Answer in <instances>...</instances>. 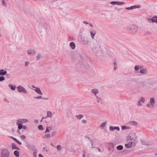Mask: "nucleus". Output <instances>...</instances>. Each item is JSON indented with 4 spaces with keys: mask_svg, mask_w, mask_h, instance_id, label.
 <instances>
[{
    "mask_svg": "<svg viewBox=\"0 0 157 157\" xmlns=\"http://www.w3.org/2000/svg\"><path fill=\"white\" fill-rule=\"evenodd\" d=\"M52 127H47L46 131L45 132V133H46L47 132H50V130L52 129Z\"/></svg>",
    "mask_w": 157,
    "mask_h": 157,
    "instance_id": "c9c22d12",
    "label": "nucleus"
},
{
    "mask_svg": "<svg viewBox=\"0 0 157 157\" xmlns=\"http://www.w3.org/2000/svg\"><path fill=\"white\" fill-rule=\"evenodd\" d=\"M43 150L44 151H45L46 152H48V150L46 149V148L45 147H43Z\"/></svg>",
    "mask_w": 157,
    "mask_h": 157,
    "instance_id": "69168bd1",
    "label": "nucleus"
},
{
    "mask_svg": "<svg viewBox=\"0 0 157 157\" xmlns=\"http://www.w3.org/2000/svg\"><path fill=\"white\" fill-rule=\"evenodd\" d=\"M18 144H19V145H21L22 143L21 142L19 141L18 140L16 142Z\"/></svg>",
    "mask_w": 157,
    "mask_h": 157,
    "instance_id": "e2e57ef3",
    "label": "nucleus"
},
{
    "mask_svg": "<svg viewBox=\"0 0 157 157\" xmlns=\"http://www.w3.org/2000/svg\"><path fill=\"white\" fill-rule=\"evenodd\" d=\"M124 4V2H120L117 1V5H122Z\"/></svg>",
    "mask_w": 157,
    "mask_h": 157,
    "instance_id": "4c0bfd02",
    "label": "nucleus"
},
{
    "mask_svg": "<svg viewBox=\"0 0 157 157\" xmlns=\"http://www.w3.org/2000/svg\"><path fill=\"white\" fill-rule=\"evenodd\" d=\"M139 101L141 102L144 103L145 101V99L143 97H141L140 100Z\"/></svg>",
    "mask_w": 157,
    "mask_h": 157,
    "instance_id": "e433bc0d",
    "label": "nucleus"
},
{
    "mask_svg": "<svg viewBox=\"0 0 157 157\" xmlns=\"http://www.w3.org/2000/svg\"><path fill=\"white\" fill-rule=\"evenodd\" d=\"M90 140V142L91 143V144H92V148H94L95 147H93V140Z\"/></svg>",
    "mask_w": 157,
    "mask_h": 157,
    "instance_id": "052dcab7",
    "label": "nucleus"
},
{
    "mask_svg": "<svg viewBox=\"0 0 157 157\" xmlns=\"http://www.w3.org/2000/svg\"><path fill=\"white\" fill-rule=\"evenodd\" d=\"M56 133V131H53L50 134V136L51 137H54Z\"/></svg>",
    "mask_w": 157,
    "mask_h": 157,
    "instance_id": "2f4dec72",
    "label": "nucleus"
},
{
    "mask_svg": "<svg viewBox=\"0 0 157 157\" xmlns=\"http://www.w3.org/2000/svg\"><path fill=\"white\" fill-rule=\"evenodd\" d=\"M10 152L9 150L6 148H3L1 151V156L2 157H9Z\"/></svg>",
    "mask_w": 157,
    "mask_h": 157,
    "instance_id": "7ed1b4c3",
    "label": "nucleus"
},
{
    "mask_svg": "<svg viewBox=\"0 0 157 157\" xmlns=\"http://www.w3.org/2000/svg\"><path fill=\"white\" fill-rule=\"evenodd\" d=\"M141 6L139 5H135L129 7H125V9L127 10H132L136 8H141Z\"/></svg>",
    "mask_w": 157,
    "mask_h": 157,
    "instance_id": "39448f33",
    "label": "nucleus"
},
{
    "mask_svg": "<svg viewBox=\"0 0 157 157\" xmlns=\"http://www.w3.org/2000/svg\"><path fill=\"white\" fill-rule=\"evenodd\" d=\"M84 116L82 114H79L76 116V117L78 120H80L81 119L83 118Z\"/></svg>",
    "mask_w": 157,
    "mask_h": 157,
    "instance_id": "393cba45",
    "label": "nucleus"
},
{
    "mask_svg": "<svg viewBox=\"0 0 157 157\" xmlns=\"http://www.w3.org/2000/svg\"><path fill=\"white\" fill-rule=\"evenodd\" d=\"M109 130L111 132H113L115 129L117 130L118 131L120 130V128L118 126L113 127L110 126L109 127Z\"/></svg>",
    "mask_w": 157,
    "mask_h": 157,
    "instance_id": "0eeeda50",
    "label": "nucleus"
},
{
    "mask_svg": "<svg viewBox=\"0 0 157 157\" xmlns=\"http://www.w3.org/2000/svg\"><path fill=\"white\" fill-rule=\"evenodd\" d=\"M124 153L125 154H127L128 153V151L127 149H125L123 151Z\"/></svg>",
    "mask_w": 157,
    "mask_h": 157,
    "instance_id": "5fc2aeb1",
    "label": "nucleus"
},
{
    "mask_svg": "<svg viewBox=\"0 0 157 157\" xmlns=\"http://www.w3.org/2000/svg\"><path fill=\"white\" fill-rule=\"evenodd\" d=\"M29 64V62L28 61H26L25 63V67L28 66Z\"/></svg>",
    "mask_w": 157,
    "mask_h": 157,
    "instance_id": "6e6d98bb",
    "label": "nucleus"
},
{
    "mask_svg": "<svg viewBox=\"0 0 157 157\" xmlns=\"http://www.w3.org/2000/svg\"><path fill=\"white\" fill-rule=\"evenodd\" d=\"M130 139L132 141V142H134L136 139L137 137L134 135H132L129 136Z\"/></svg>",
    "mask_w": 157,
    "mask_h": 157,
    "instance_id": "9b49d317",
    "label": "nucleus"
},
{
    "mask_svg": "<svg viewBox=\"0 0 157 157\" xmlns=\"http://www.w3.org/2000/svg\"><path fill=\"white\" fill-rule=\"evenodd\" d=\"M44 138H51V136H50V134H47L44 135Z\"/></svg>",
    "mask_w": 157,
    "mask_h": 157,
    "instance_id": "72a5a7b5",
    "label": "nucleus"
},
{
    "mask_svg": "<svg viewBox=\"0 0 157 157\" xmlns=\"http://www.w3.org/2000/svg\"><path fill=\"white\" fill-rule=\"evenodd\" d=\"M34 90L38 94L42 95L43 94L41 91L40 89L39 88L37 87L36 89H34Z\"/></svg>",
    "mask_w": 157,
    "mask_h": 157,
    "instance_id": "4468645a",
    "label": "nucleus"
},
{
    "mask_svg": "<svg viewBox=\"0 0 157 157\" xmlns=\"http://www.w3.org/2000/svg\"><path fill=\"white\" fill-rule=\"evenodd\" d=\"M147 107L149 108H151L152 107H151V106L150 104H147Z\"/></svg>",
    "mask_w": 157,
    "mask_h": 157,
    "instance_id": "bf43d9fd",
    "label": "nucleus"
},
{
    "mask_svg": "<svg viewBox=\"0 0 157 157\" xmlns=\"http://www.w3.org/2000/svg\"><path fill=\"white\" fill-rule=\"evenodd\" d=\"M99 52H100V55H99V58H100L101 59H103L102 58V57L104 56L103 54H102V52L101 51H99Z\"/></svg>",
    "mask_w": 157,
    "mask_h": 157,
    "instance_id": "58836bf2",
    "label": "nucleus"
},
{
    "mask_svg": "<svg viewBox=\"0 0 157 157\" xmlns=\"http://www.w3.org/2000/svg\"><path fill=\"white\" fill-rule=\"evenodd\" d=\"M82 122L83 124H86L87 123V122L85 120L83 119L82 121Z\"/></svg>",
    "mask_w": 157,
    "mask_h": 157,
    "instance_id": "603ef678",
    "label": "nucleus"
},
{
    "mask_svg": "<svg viewBox=\"0 0 157 157\" xmlns=\"http://www.w3.org/2000/svg\"><path fill=\"white\" fill-rule=\"evenodd\" d=\"M127 28L130 33L133 34H135L138 30L137 26L134 25H129Z\"/></svg>",
    "mask_w": 157,
    "mask_h": 157,
    "instance_id": "f03ea898",
    "label": "nucleus"
},
{
    "mask_svg": "<svg viewBox=\"0 0 157 157\" xmlns=\"http://www.w3.org/2000/svg\"><path fill=\"white\" fill-rule=\"evenodd\" d=\"M12 148L13 149L19 150V148L17 147L14 143L12 144Z\"/></svg>",
    "mask_w": 157,
    "mask_h": 157,
    "instance_id": "5701e85b",
    "label": "nucleus"
},
{
    "mask_svg": "<svg viewBox=\"0 0 157 157\" xmlns=\"http://www.w3.org/2000/svg\"><path fill=\"white\" fill-rule=\"evenodd\" d=\"M137 106H141L142 105V104L141 103V102L139 101H138Z\"/></svg>",
    "mask_w": 157,
    "mask_h": 157,
    "instance_id": "3c124183",
    "label": "nucleus"
},
{
    "mask_svg": "<svg viewBox=\"0 0 157 157\" xmlns=\"http://www.w3.org/2000/svg\"><path fill=\"white\" fill-rule=\"evenodd\" d=\"M27 128V127L26 126H22V129H26Z\"/></svg>",
    "mask_w": 157,
    "mask_h": 157,
    "instance_id": "680f3d73",
    "label": "nucleus"
},
{
    "mask_svg": "<svg viewBox=\"0 0 157 157\" xmlns=\"http://www.w3.org/2000/svg\"><path fill=\"white\" fill-rule=\"evenodd\" d=\"M5 78L3 76H0V82L2 81L5 80Z\"/></svg>",
    "mask_w": 157,
    "mask_h": 157,
    "instance_id": "a19ab883",
    "label": "nucleus"
},
{
    "mask_svg": "<svg viewBox=\"0 0 157 157\" xmlns=\"http://www.w3.org/2000/svg\"><path fill=\"white\" fill-rule=\"evenodd\" d=\"M91 92L94 94L96 98H98L96 94L98 93V91L97 89H93L91 90Z\"/></svg>",
    "mask_w": 157,
    "mask_h": 157,
    "instance_id": "9d476101",
    "label": "nucleus"
},
{
    "mask_svg": "<svg viewBox=\"0 0 157 157\" xmlns=\"http://www.w3.org/2000/svg\"><path fill=\"white\" fill-rule=\"evenodd\" d=\"M154 18H155L156 19V21L155 22L156 23H157V16H155L154 17Z\"/></svg>",
    "mask_w": 157,
    "mask_h": 157,
    "instance_id": "338daca9",
    "label": "nucleus"
},
{
    "mask_svg": "<svg viewBox=\"0 0 157 157\" xmlns=\"http://www.w3.org/2000/svg\"><path fill=\"white\" fill-rule=\"evenodd\" d=\"M117 68V66L114 65V69L115 70H116Z\"/></svg>",
    "mask_w": 157,
    "mask_h": 157,
    "instance_id": "774afa93",
    "label": "nucleus"
},
{
    "mask_svg": "<svg viewBox=\"0 0 157 157\" xmlns=\"http://www.w3.org/2000/svg\"><path fill=\"white\" fill-rule=\"evenodd\" d=\"M83 23L85 24H86V25L89 24V25L90 27H93V24L91 23H89L88 22L86 21H83Z\"/></svg>",
    "mask_w": 157,
    "mask_h": 157,
    "instance_id": "473e14b6",
    "label": "nucleus"
},
{
    "mask_svg": "<svg viewBox=\"0 0 157 157\" xmlns=\"http://www.w3.org/2000/svg\"><path fill=\"white\" fill-rule=\"evenodd\" d=\"M7 74V71H4V69H2L0 70V75L4 76Z\"/></svg>",
    "mask_w": 157,
    "mask_h": 157,
    "instance_id": "ddd939ff",
    "label": "nucleus"
},
{
    "mask_svg": "<svg viewBox=\"0 0 157 157\" xmlns=\"http://www.w3.org/2000/svg\"><path fill=\"white\" fill-rule=\"evenodd\" d=\"M147 21L149 22H155L156 21V19L154 18H148L147 19Z\"/></svg>",
    "mask_w": 157,
    "mask_h": 157,
    "instance_id": "f3484780",
    "label": "nucleus"
},
{
    "mask_svg": "<svg viewBox=\"0 0 157 157\" xmlns=\"http://www.w3.org/2000/svg\"><path fill=\"white\" fill-rule=\"evenodd\" d=\"M47 116L49 117H51L52 116V113L50 111H48L47 112Z\"/></svg>",
    "mask_w": 157,
    "mask_h": 157,
    "instance_id": "f704fd0d",
    "label": "nucleus"
},
{
    "mask_svg": "<svg viewBox=\"0 0 157 157\" xmlns=\"http://www.w3.org/2000/svg\"><path fill=\"white\" fill-rule=\"evenodd\" d=\"M3 101L7 103H9L10 102L6 98H5L3 99Z\"/></svg>",
    "mask_w": 157,
    "mask_h": 157,
    "instance_id": "c03bdc74",
    "label": "nucleus"
},
{
    "mask_svg": "<svg viewBox=\"0 0 157 157\" xmlns=\"http://www.w3.org/2000/svg\"><path fill=\"white\" fill-rule=\"evenodd\" d=\"M2 4L3 6H6V3L5 0H2Z\"/></svg>",
    "mask_w": 157,
    "mask_h": 157,
    "instance_id": "a18cd8bd",
    "label": "nucleus"
},
{
    "mask_svg": "<svg viewBox=\"0 0 157 157\" xmlns=\"http://www.w3.org/2000/svg\"><path fill=\"white\" fill-rule=\"evenodd\" d=\"M141 144L143 145H146V146L149 145L148 143L144 140H141Z\"/></svg>",
    "mask_w": 157,
    "mask_h": 157,
    "instance_id": "a878e982",
    "label": "nucleus"
},
{
    "mask_svg": "<svg viewBox=\"0 0 157 157\" xmlns=\"http://www.w3.org/2000/svg\"><path fill=\"white\" fill-rule=\"evenodd\" d=\"M34 98L35 99H39L42 98V97L41 96H38L36 97H34Z\"/></svg>",
    "mask_w": 157,
    "mask_h": 157,
    "instance_id": "864d4df0",
    "label": "nucleus"
},
{
    "mask_svg": "<svg viewBox=\"0 0 157 157\" xmlns=\"http://www.w3.org/2000/svg\"><path fill=\"white\" fill-rule=\"evenodd\" d=\"M8 86L12 90H14L16 89V86L15 85H12L10 84H9Z\"/></svg>",
    "mask_w": 157,
    "mask_h": 157,
    "instance_id": "412c9836",
    "label": "nucleus"
},
{
    "mask_svg": "<svg viewBox=\"0 0 157 157\" xmlns=\"http://www.w3.org/2000/svg\"><path fill=\"white\" fill-rule=\"evenodd\" d=\"M28 121V120L26 119H18L17 122V123H21V124H22V123H26Z\"/></svg>",
    "mask_w": 157,
    "mask_h": 157,
    "instance_id": "423d86ee",
    "label": "nucleus"
},
{
    "mask_svg": "<svg viewBox=\"0 0 157 157\" xmlns=\"http://www.w3.org/2000/svg\"><path fill=\"white\" fill-rule=\"evenodd\" d=\"M117 1H112L110 2V4L113 5H117Z\"/></svg>",
    "mask_w": 157,
    "mask_h": 157,
    "instance_id": "37998d69",
    "label": "nucleus"
},
{
    "mask_svg": "<svg viewBox=\"0 0 157 157\" xmlns=\"http://www.w3.org/2000/svg\"><path fill=\"white\" fill-rule=\"evenodd\" d=\"M106 125V122H103L102 123L101 125L99 126V128L101 129H103V127H105Z\"/></svg>",
    "mask_w": 157,
    "mask_h": 157,
    "instance_id": "7c9ffc66",
    "label": "nucleus"
},
{
    "mask_svg": "<svg viewBox=\"0 0 157 157\" xmlns=\"http://www.w3.org/2000/svg\"><path fill=\"white\" fill-rule=\"evenodd\" d=\"M121 128L122 130L126 129L127 128V126H122Z\"/></svg>",
    "mask_w": 157,
    "mask_h": 157,
    "instance_id": "8fccbe9b",
    "label": "nucleus"
},
{
    "mask_svg": "<svg viewBox=\"0 0 157 157\" xmlns=\"http://www.w3.org/2000/svg\"><path fill=\"white\" fill-rule=\"evenodd\" d=\"M82 42L84 44L87 45L89 43V41L87 39H84L83 40Z\"/></svg>",
    "mask_w": 157,
    "mask_h": 157,
    "instance_id": "aec40b11",
    "label": "nucleus"
},
{
    "mask_svg": "<svg viewBox=\"0 0 157 157\" xmlns=\"http://www.w3.org/2000/svg\"><path fill=\"white\" fill-rule=\"evenodd\" d=\"M140 72L143 74H146L147 72V71L146 69H142L140 71Z\"/></svg>",
    "mask_w": 157,
    "mask_h": 157,
    "instance_id": "4be33fe9",
    "label": "nucleus"
},
{
    "mask_svg": "<svg viewBox=\"0 0 157 157\" xmlns=\"http://www.w3.org/2000/svg\"><path fill=\"white\" fill-rule=\"evenodd\" d=\"M70 45L71 48L72 49H75L76 46L75 43L74 42H71L70 43Z\"/></svg>",
    "mask_w": 157,
    "mask_h": 157,
    "instance_id": "6ab92c4d",
    "label": "nucleus"
},
{
    "mask_svg": "<svg viewBox=\"0 0 157 157\" xmlns=\"http://www.w3.org/2000/svg\"><path fill=\"white\" fill-rule=\"evenodd\" d=\"M17 88L18 89V91L20 93L23 92L26 94L28 93L25 88L21 86H19L17 87Z\"/></svg>",
    "mask_w": 157,
    "mask_h": 157,
    "instance_id": "20e7f679",
    "label": "nucleus"
},
{
    "mask_svg": "<svg viewBox=\"0 0 157 157\" xmlns=\"http://www.w3.org/2000/svg\"><path fill=\"white\" fill-rule=\"evenodd\" d=\"M69 38L71 40H73L74 39V37L72 36H70Z\"/></svg>",
    "mask_w": 157,
    "mask_h": 157,
    "instance_id": "13d9d810",
    "label": "nucleus"
},
{
    "mask_svg": "<svg viewBox=\"0 0 157 157\" xmlns=\"http://www.w3.org/2000/svg\"><path fill=\"white\" fill-rule=\"evenodd\" d=\"M109 146H110V147H111L112 148H113L114 147V144L113 143H110L109 144Z\"/></svg>",
    "mask_w": 157,
    "mask_h": 157,
    "instance_id": "79ce46f5",
    "label": "nucleus"
},
{
    "mask_svg": "<svg viewBox=\"0 0 157 157\" xmlns=\"http://www.w3.org/2000/svg\"><path fill=\"white\" fill-rule=\"evenodd\" d=\"M123 148V147L122 145H119L117 147V149L118 150H121Z\"/></svg>",
    "mask_w": 157,
    "mask_h": 157,
    "instance_id": "c85d7f7f",
    "label": "nucleus"
},
{
    "mask_svg": "<svg viewBox=\"0 0 157 157\" xmlns=\"http://www.w3.org/2000/svg\"><path fill=\"white\" fill-rule=\"evenodd\" d=\"M20 129H18L17 130V132L20 135H21V133L20 130H19Z\"/></svg>",
    "mask_w": 157,
    "mask_h": 157,
    "instance_id": "0e129e2a",
    "label": "nucleus"
},
{
    "mask_svg": "<svg viewBox=\"0 0 157 157\" xmlns=\"http://www.w3.org/2000/svg\"><path fill=\"white\" fill-rule=\"evenodd\" d=\"M21 138L23 140H24L26 138V137L25 135H22L21 136Z\"/></svg>",
    "mask_w": 157,
    "mask_h": 157,
    "instance_id": "49530a36",
    "label": "nucleus"
},
{
    "mask_svg": "<svg viewBox=\"0 0 157 157\" xmlns=\"http://www.w3.org/2000/svg\"><path fill=\"white\" fill-rule=\"evenodd\" d=\"M150 102L152 106L153 107L155 104V101L154 98H151L150 99Z\"/></svg>",
    "mask_w": 157,
    "mask_h": 157,
    "instance_id": "1a4fd4ad",
    "label": "nucleus"
},
{
    "mask_svg": "<svg viewBox=\"0 0 157 157\" xmlns=\"http://www.w3.org/2000/svg\"><path fill=\"white\" fill-rule=\"evenodd\" d=\"M16 124L18 126V128L19 129H21L22 128L23 125H22V124L19 123H17V122Z\"/></svg>",
    "mask_w": 157,
    "mask_h": 157,
    "instance_id": "bb28decb",
    "label": "nucleus"
},
{
    "mask_svg": "<svg viewBox=\"0 0 157 157\" xmlns=\"http://www.w3.org/2000/svg\"><path fill=\"white\" fill-rule=\"evenodd\" d=\"M38 128L40 130H42L43 129V126L42 125H40L38 126Z\"/></svg>",
    "mask_w": 157,
    "mask_h": 157,
    "instance_id": "ea45409f",
    "label": "nucleus"
},
{
    "mask_svg": "<svg viewBox=\"0 0 157 157\" xmlns=\"http://www.w3.org/2000/svg\"><path fill=\"white\" fill-rule=\"evenodd\" d=\"M141 68V67H140L139 66L136 65L135 66L134 69L135 71H136L137 73H138V71H137L138 70L140 69Z\"/></svg>",
    "mask_w": 157,
    "mask_h": 157,
    "instance_id": "c756f323",
    "label": "nucleus"
},
{
    "mask_svg": "<svg viewBox=\"0 0 157 157\" xmlns=\"http://www.w3.org/2000/svg\"><path fill=\"white\" fill-rule=\"evenodd\" d=\"M90 33L91 36V37L92 39H94V38L96 34V32L95 31H91Z\"/></svg>",
    "mask_w": 157,
    "mask_h": 157,
    "instance_id": "f8f14e48",
    "label": "nucleus"
},
{
    "mask_svg": "<svg viewBox=\"0 0 157 157\" xmlns=\"http://www.w3.org/2000/svg\"><path fill=\"white\" fill-rule=\"evenodd\" d=\"M38 22L45 29L47 28L49 25V23L47 20L43 17L40 18Z\"/></svg>",
    "mask_w": 157,
    "mask_h": 157,
    "instance_id": "f257e3e1",
    "label": "nucleus"
},
{
    "mask_svg": "<svg viewBox=\"0 0 157 157\" xmlns=\"http://www.w3.org/2000/svg\"><path fill=\"white\" fill-rule=\"evenodd\" d=\"M14 155L16 157H19V153L18 151H17L16 150L15 151H14L13 152Z\"/></svg>",
    "mask_w": 157,
    "mask_h": 157,
    "instance_id": "cd10ccee",
    "label": "nucleus"
},
{
    "mask_svg": "<svg viewBox=\"0 0 157 157\" xmlns=\"http://www.w3.org/2000/svg\"><path fill=\"white\" fill-rule=\"evenodd\" d=\"M27 53L29 55H34L36 53V52L34 49H30L28 50Z\"/></svg>",
    "mask_w": 157,
    "mask_h": 157,
    "instance_id": "6e6552de",
    "label": "nucleus"
},
{
    "mask_svg": "<svg viewBox=\"0 0 157 157\" xmlns=\"http://www.w3.org/2000/svg\"><path fill=\"white\" fill-rule=\"evenodd\" d=\"M132 142H131L128 144H125V146L127 148H129L132 147Z\"/></svg>",
    "mask_w": 157,
    "mask_h": 157,
    "instance_id": "dca6fc26",
    "label": "nucleus"
},
{
    "mask_svg": "<svg viewBox=\"0 0 157 157\" xmlns=\"http://www.w3.org/2000/svg\"><path fill=\"white\" fill-rule=\"evenodd\" d=\"M37 152L36 151H34L33 153V157H37Z\"/></svg>",
    "mask_w": 157,
    "mask_h": 157,
    "instance_id": "09e8293b",
    "label": "nucleus"
},
{
    "mask_svg": "<svg viewBox=\"0 0 157 157\" xmlns=\"http://www.w3.org/2000/svg\"><path fill=\"white\" fill-rule=\"evenodd\" d=\"M42 58V55L40 53L38 54L36 57V60H39L40 59Z\"/></svg>",
    "mask_w": 157,
    "mask_h": 157,
    "instance_id": "b1692460",
    "label": "nucleus"
},
{
    "mask_svg": "<svg viewBox=\"0 0 157 157\" xmlns=\"http://www.w3.org/2000/svg\"><path fill=\"white\" fill-rule=\"evenodd\" d=\"M130 124L134 126H136L138 124V123L135 121H131L129 122Z\"/></svg>",
    "mask_w": 157,
    "mask_h": 157,
    "instance_id": "a211bd4d",
    "label": "nucleus"
},
{
    "mask_svg": "<svg viewBox=\"0 0 157 157\" xmlns=\"http://www.w3.org/2000/svg\"><path fill=\"white\" fill-rule=\"evenodd\" d=\"M97 101L98 103H99L101 101V99L98 97V98H97Z\"/></svg>",
    "mask_w": 157,
    "mask_h": 157,
    "instance_id": "4d7b16f0",
    "label": "nucleus"
},
{
    "mask_svg": "<svg viewBox=\"0 0 157 157\" xmlns=\"http://www.w3.org/2000/svg\"><path fill=\"white\" fill-rule=\"evenodd\" d=\"M92 51L95 53H97L98 51V49L97 47H94L92 48Z\"/></svg>",
    "mask_w": 157,
    "mask_h": 157,
    "instance_id": "2eb2a0df",
    "label": "nucleus"
},
{
    "mask_svg": "<svg viewBox=\"0 0 157 157\" xmlns=\"http://www.w3.org/2000/svg\"><path fill=\"white\" fill-rule=\"evenodd\" d=\"M57 149L58 151H60L61 149V147L60 145H59L57 147Z\"/></svg>",
    "mask_w": 157,
    "mask_h": 157,
    "instance_id": "de8ad7c7",
    "label": "nucleus"
}]
</instances>
